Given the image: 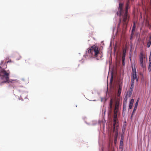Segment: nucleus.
Wrapping results in <instances>:
<instances>
[{"label": "nucleus", "instance_id": "obj_1", "mask_svg": "<svg viewBox=\"0 0 151 151\" xmlns=\"http://www.w3.org/2000/svg\"><path fill=\"white\" fill-rule=\"evenodd\" d=\"M129 0H128L126 3L125 9L124 12L123 10V4L122 3H120L118 8V10L116 13L119 16L122 15L123 16V24H126L128 21L129 17L128 15V6Z\"/></svg>", "mask_w": 151, "mask_h": 151}, {"label": "nucleus", "instance_id": "obj_2", "mask_svg": "<svg viewBox=\"0 0 151 151\" xmlns=\"http://www.w3.org/2000/svg\"><path fill=\"white\" fill-rule=\"evenodd\" d=\"M100 50L98 47L94 45L88 50V52H90V55L92 58H96V60H99L103 56L102 54L100 52Z\"/></svg>", "mask_w": 151, "mask_h": 151}, {"label": "nucleus", "instance_id": "obj_3", "mask_svg": "<svg viewBox=\"0 0 151 151\" xmlns=\"http://www.w3.org/2000/svg\"><path fill=\"white\" fill-rule=\"evenodd\" d=\"M9 73L7 72L4 69H2L0 72V76H1V79L4 81L3 83H9L12 82L9 80Z\"/></svg>", "mask_w": 151, "mask_h": 151}, {"label": "nucleus", "instance_id": "obj_4", "mask_svg": "<svg viewBox=\"0 0 151 151\" xmlns=\"http://www.w3.org/2000/svg\"><path fill=\"white\" fill-rule=\"evenodd\" d=\"M117 114H114V119L113 120V132L115 133V136L116 137L118 135V125L116 123V120L117 118Z\"/></svg>", "mask_w": 151, "mask_h": 151}, {"label": "nucleus", "instance_id": "obj_5", "mask_svg": "<svg viewBox=\"0 0 151 151\" xmlns=\"http://www.w3.org/2000/svg\"><path fill=\"white\" fill-rule=\"evenodd\" d=\"M132 76L131 82H134V81L136 79V81H137L138 80V78H137L136 73V69L133 66H132Z\"/></svg>", "mask_w": 151, "mask_h": 151}, {"label": "nucleus", "instance_id": "obj_6", "mask_svg": "<svg viewBox=\"0 0 151 151\" xmlns=\"http://www.w3.org/2000/svg\"><path fill=\"white\" fill-rule=\"evenodd\" d=\"M140 63L141 66L143 68L144 67V63L145 62V57L142 53H141L139 56Z\"/></svg>", "mask_w": 151, "mask_h": 151}, {"label": "nucleus", "instance_id": "obj_7", "mask_svg": "<svg viewBox=\"0 0 151 151\" xmlns=\"http://www.w3.org/2000/svg\"><path fill=\"white\" fill-rule=\"evenodd\" d=\"M113 101L112 99H111L108 107V112L109 115L111 114L112 112Z\"/></svg>", "mask_w": 151, "mask_h": 151}, {"label": "nucleus", "instance_id": "obj_8", "mask_svg": "<svg viewBox=\"0 0 151 151\" xmlns=\"http://www.w3.org/2000/svg\"><path fill=\"white\" fill-rule=\"evenodd\" d=\"M84 56L86 59H89L91 57L90 55V52H88V50L86 51V54L84 55Z\"/></svg>", "mask_w": 151, "mask_h": 151}, {"label": "nucleus", "instance_id": "obj_9", "mask_svg": "<svg viewBox=\"0 0 151 151\" xmlns=\"http://www.w3.org/2000/svg\"><path fill=\"white\" fill-rule=\"evenodd\" d=\"M151 45V35H150L148 41L147 42V47H150V45Z\"/></svg>", "mask_w": 151, "mask_h": 151}, {"label": "nucleus", "instance_id": "obj_10", "mask_svg": "<svg viewBox=\"0 0 151 151\" xmlns=\"http://www.w3.org/2000/svg\"><path fill=\"white\" fill-rule=\"evenodd\" d=\"M126 50H123L122 53V60H125V57L126 56Z\"/></svg>", "mask_w": 151, "mask_h": 151}, {"label": "nucleus", "instance_id": "obj_11", "mask_svg": "<svg viewBox=\"0 0 151 151\" xmlns=\"http://www.w3.org/2000/svg\"><path fill=\"white\" fill-rule=\"evenodd\" d=\"M123 140L122 138H121L120 141V145L119 147V148L120 149H122L123 148Z\"/></svg>", "mask_w": 151, "mask_h": 151}, {"label": "nucleus", "instance_id": "obj_12", "mask_svg": "<svg viewBox=\"0 0 151 151\" xmlns=\"http://www.w3.org/2000/svg\"><path fill=\"white\" fill-rule=\"evenodd\" d=\"M122 89V87L120 85L119 86V88L118 90V96H120V94L121 93Z\"/></svg>", "mask_w": 151, "mask_h": 151}, {"label": "nucleus", "instance_id": "obj_13", "mask_svg": "<svg viewBox=\"0 0 151 151\" xmlns=\"http://www.w3.org/2000/svg\"><path fill=\"white\" fill-rule=\"evenodd\" d=\"M134 82H132L131 86L130 88L129 91H133L134 86Z\"/></svg>", "mask_w": 151, "mask_h": 151}, {"label": "nucleus", "instance_id": "obj_14", "mask_svg": "<svg viewBox=\"0 0 151 151\" xmlns=\"http://www.w3.org/2000/svg\"><path fill=\"white\" fill-rule=\"evenodd\" d=\"M132 91H128L127 92V93L128 94V97H130L131 96L132 93Z\"/></svg>", "mask_w": 151, "mask_h": 151}, {"label": "nucleus", "instance_id": "obj_15", "mask_svg": "<svg viewBox=\"0 0 151 151\" xmlns=\"http://www.w3.org/2000/svg\"><path fill=\"white\" fill-rule=\"evenodd\" d=\"M127 96H128V94L127 93H126L125 95V96L124 98V103H125L126 104L127 101Z\"/></svg>", "mask_w": 151, "mask_h": 151}, {"label": "nucleus", "instance_id": "obj_16", "mask_svg": "<svg viewBox=\"0 0 151 151\" xmlns=\"http://www.w3.org/2000/svg\"><path fill=\"white\" fill-rule=\"evenodd\" d=\"M119 104L118 103H116L115 104L114 109L118 110Z\"/></svg>", "mask_w": 151, "mask_h": 151}, {"label": "nucleus", "instance_id": "obj_17", "mask_svg": "<svg viewBox=\"0 0 151 151\" xmlns=\"http://www.w3.org/2000/svg\"><path fill=\"white\" fill-rule=\"evenodd\" d=\"M137 109V107H134V109H133V112L132 113V115H131V117H132L133 115L134 114V113H135L136 110Z\"/></svg>", "mask_w": 151, "mask_h": 151}, {"label": "nucleus", "instance_id": "obj_18", "mask_svg": "<svg viewBox=\"0 0 151 151\" xmlns=\"http://www.w3.org/2000/svg\"><path fill=\"white\" fill-rule=\"evenodd\" d=\"M135 29V23L134 22V25L132 27V32H133L134 31Z\"/></svg>", "mask_w": 151, "mask_h": 151}, {"label": "nucleus", "instance_id": "obj_19", "mask_svg": "<svg viewBox=\"0 0 151 151\" xmlns=\"http://www.w3.org/2000/svg\"><path fill=\"white\" fill-rule=\"evenodd\" d=\"M139 98H138V99L137 100L136 102L134 107H137V106L138 105V102H139Z\"/></svg>", "mask_w": 151, "mask_h": 151}, {"label": "nucleus", "instance_id": "obj_20", "mask_svg": "<svg viewBox=\"0 0 151 151\" xmlns=\"http://www.w3.org/2000/svg\"><path fill=\"white\" fill-rule=\"evenodd\" d=\"M126 104L125 103H124L123 104V111H124V109L125 110L126 109Z\"/></svg>", "mask_w": 151, "mask_h": 151}, {"label": "nucleus", "instance_id": "obj_21", "mask_svg": "<svg viewBox=\"0 0 151 151\" xmlns=\"http://www.w3.org/2000/svg\"><path fill=\"white\" fill-rule=\"evenodd\" d=\"M148 70L149 71L151 70V63H149Z\"/></svg>", "mask_w": 151, "mask_h": 151}, {"label": "nucleus", "instance_id": "obj_22", "mask_svg": "<svg viewBox=\"0 0 151 151\" xmlns=\"http://www.w3.org/2000/svg\"><path fill=\"white\" fill-rule=\"evenodd\" d=\"M134 102V100L133 99H132L130 102L129 104H133Z\"/></svg>", "mask_w": 151, "mask_h": 151}, {"label": "nucleus", "instance_id": "obj_23", "mask_svg": "<svg viewBox=\"0 0 151 151\" xmlns=\"http://www.w3.org/2000/svg\"><path fill=\"white\" fill-rule=\"evenodd\" d=\"M118 110L114 109V114L117 115Z\"/></svg>", "mask_w": 151, "mask_h": 151}, {"label": "nucleus", "instance_id": "obj_24", "mask_svg": "<svg viewBox=\"0 0 151 151\" xmlns=\"http://www.w3.org/2000/svg\"><path fill=\"white\" fill-rule=\"evenodd\" d=\"M122 64L123 65V66L125 64V60H122Z\"/></svg>", "mask_w": 151, "mask_h": 151}, {"label": "nucleus", "instance_id": "obj_25", "mask_svg": "<svg viewBox=\"0 0 151 151\" xmlns=\"http://www.w3.org/2000/svg\"><path fill=\"white\" fill-rule=\"evenodd\" d=\"M29 60H30L29 59V58H27V59H26L25 60L26 63H29Z\"/></svg>", "mask_w": 151, "mask_h": 151}, {"label": "nucleus", "instance_id": "obj_26", "mask_svg": "<svg viewBox=\"0 0 151 151\" xmlns=\"http://www.w3.org/2000/svg\"><path fill=\"white\" fill-rule=\"evenodd\" d=\"M133 104H129V109H131L132 107Z\"/></svg>", "mask_w": 151, "mask_h": 151}, {"label": "nucleus", "instance_id": "obj_27", "mask_svg": "<svg viewBox=\"0 0 151 151\" xmlns=\"http://www.w3.org/2000/svg\"><path fill=\"white\" fill-rule=\"evenodd\" d=\"M149 63H151V57L150 56L149 59Z\"/></svg>", "mask_w": 151, "mask_h": 151}, {"label": "nucleus", "instance_id": "obj_28", "mask_svg": "<svg viewBox=\"0 0 151 151\" xmlns=\"http://www.w3.org/2000/svg\"><path fill=\"white\" fill-rule=\"evenodd\" d=\"M121 19H119V23L118 24V25L119 26L120 25V24L121 22Z\"/></svg>", "mask_w": 151, "mask_h": 151}, {"label": "nucleus", "instance_id": "obj_29", "mask_svg": "<svg viewBox=\"0 0 151 151\" xmlns=\"http://www.w3.org/2000/svg\"><path fill=\"white\" fill-rule=\"evenodd\" d=\"M104 100V98H101V102H103Z\"/></svg>", "mask_w": 151, "mask_h": 151}, {"label": "nucleus", "instance_id": "obj_30", "mask_svg": "<svg viewBox=\"0 0 151 151\" xmlns=\"http://www.w3.org/2000/svg\"><path fill=\"white\" fill-rule=\"evenodd\" d=\"M11 60H10V61H8L7 62V63H8V62H11Z\"/></svg>", "mask_w": 151, "mask_h": 151}, {"label": "nucleus", "instance_id": "obj_31", "mask_svg": "<svg viewBox=\"0 0 151 151\" xmlns=\"http://www.w3.org/2000/svg\"><path fill=\"white\" fill-rule=\"evenodd\" d=\"M1 67L0 66V69H1Z\"/></svg>", "mask_w": 151, "mask_h": 151}, {"label": "nucleus", "instance_id": "obj_32", "mask_svg": "<svg viewBox=\"0 0 151 151\" xmlns=\"http://www.w3.org/2000/svg\"><path fill=\"white\" fill-rule=\"evenodd\" d=\"M115 141H116V140H114V142H115Z\"/></svg>", "mask_w": 151, "mask_h": 151}]
</instances>
